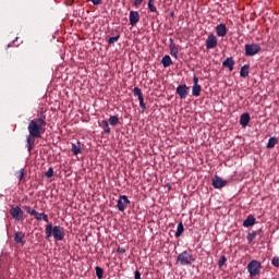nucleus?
Wrapping results in <instances>:
<instances>
[{"instance_id":"ea45409f","label":"nucleus","mask_w":279,"mask_h":279,"mask_svg":"<svg viewBox=\"0 0 279 279\" xmlns=\"http://www.w3.org/2000/svg\"><path fill=\"white\" fill-rule=\"evenodd\" d=\"M117 252H118V254H125V248L119 246V247L117 248Z\"/></svg>"},{"instance_id":"58836bf2","label":"nucleus","mask_w":279,"mask_h":279,"mask_svg":"<svg viewBox=\"0 0 279 279\" xmlns=\"http://www.w3.org/2000/svg\"><path fill=\"white\" fill-rule=\"evenodd\" d=\"M141 3H143V0H135V1L133 2V5H134L135 8H138V5H141Z\"/></svg>"},{"instance_id":"f704fd0d","label":"nucleus","mask_w":279,"mask_h":279,"mask_svg":"<svg viewBox=\"0 0 279 279\" xmlns=\"http://www.w3.org/2000/svg\"><path fill=\"white\" fill-rule=\"evenodd\" d=\"M45 175H46L48 179H49V178H53V168H49V169L46 171Z\"/></svg>"},{"instance_id":"dca6fc26","label":"nucleus","mask_w":279,"mask_h":279,"mask_svg":"<svg viewBox=\"0 0 279 279\" xmlns=\"http://www.w3.org/2000/svg\"><path fill=\"white\" fill-rule=\"evenodd\" d=\"M256 223V218L253 215H248L247 218L243 221L244 228H252Z\"/></svg>"},{"instance_id":"e433bc0d","label":"nucleus","mask_w":279,"mask_h":279,"mask_svg":"<svg viewBox=\"0 0 279 279\" xmlns=\"http://www.w3.org/2000/svg\"><path fill=\"white\" fill-rule=\"evenodd\" d=\"M193 84L194 86H199V78L197 76L193 77Z\"/></svg>"},{"instance_id":"b1692460","label":"nucleus","mask_w":279,"mask_h":279,"mask_svg":"<svg viewBox=\"0 0 279 279\" xmlns=\"http://www.w3.org/2000/svg\"><path fill=\"white\" fill-rule=\"evenodd\" d=\"M278 145V138L277 137H270L267 143V149H274Z\"/></svg>"},{"instance_id":"bb28decb","label":"nucleus","mask_w":279,"mask_h":279,"mask_svg":"<svg viewBox=\"0 0 279 279\" xmlns=\"http://www.w3.org/2000/svg\"><path fill=\"white\" fill-rule=\"evenodd\" d=\"M100 128L104 129L105 134H110V124H108V121L102 120L100 122Z\"/></svg>"},{"instance_id":"c85d7f7f","label":"nucleus","mask_w":279,"mask_h":279,"mask_svg":"<svg viewBox=\"0 0 279 279\" xmlns=\"http://www.w3.org/2000/svg\"><path fill=\"white\" fill-rule=\"evenodd\" d=\"M109 123H110V125H112L113 128H116V125L119 123V117H117V116H110V118H109Z\"/></svg>"},{"instance_id":"6ab92c4d","label":"nucleus","mask_w":279,"mask_h":279,"mask_svg":"<svg viewBox=\"0 0 279 279\" xmlns=\"http://www.w3.org/2000/svg\"><path fill=\"white\" fill-rule=\"evenodd\" d=\"M23 239H25V233L19 232V231L14 233L15 243H20L22 245H25V241H23Z\"/></svg>"},{"instance_id":"5701e85b","label":"nucleus","mask_w":279,"mask_h":279,"mask_svg":"<svg viewBox=\"0 0 279 279\" xmlns=\"http://www.w3.org/2000/svg\"><path fill=\"white\" fill-rule=\"evenodd\" d=\"M192 95L194 97H199V95H202V85H193Z\"/></svg>"},{"instance_id":"2f4dec72","label":"nucleus","mask_w":279,"mask_h":279,"mask_svg":"<svg viewBox=\"0 0 279 279\" xmlns=\"http://www.w3.org/2000/svg\"><path fill=\"white\" fill-rule=\"evenodd\" d=\"M228 260V258H226V255H222L219 260H218V267L219 269H221V267H223V265H226V262Z\"/></svg>"},{"instance_id":"f3484780","label":"nucleus","mask_w":279,"mask_h":279,"mask_svg":"<svg viewBox=\"0 0 279 279\" xmlns=\"http://www.w3.org/2000/svg\"><path fill=\"white\" fill-rule=\"evenodd\" d=\"M222 66H226L227 69H229V71H234V59L232 57L227 58L222 62Z\"/></svg>"},{"instance_id":"0eeeda50","label":"nucleus","mask_w":279,"mask_h":279,"mask_svg":"<svg viewBox=\"0 0 279 279\" xmlns=\"http://www.w3.org/2000/svg\"><path fill=\"white\" fill-rule=\"evenodd\" d=\"M130 204V198L125 195H120L117 204V208L120 213H125V208Z\"/></svg>"},{"instance_id":"72a5a7b5","label":"nucleus","mask_w":279,"mask_h":279,"mask_svg":"<svg viewBox=\"0 0 279 279\" xmlns=\"http://www.w3.org/2000/svg\"><path fill=\"white\" fill-rule=\"evenodd\" d=\"M24 208H25V210H26V213H27L28 215H32V217H34V216L36 215V210H35V209H32V207L25 206Z\"/></svg>"},{"instance_id":"6e6552de","label":"nucleus","mask_w":279,"mask_h":279,"mask_svg":"<svg viewBox=\"0 0 279 279\" xmlns=\"http://www.w3.org/2000/svg\"><path fill=\"white\" fill-rule=\"evenodd\" d=\"M133 95L138 98L140 107L142 108L143 112L147 110V106L145 105V98L143 97V92L138 87H134Z\"/></svg>"},{"instance_id":"f03ea898","label":"nucleus","mask_w":279,"mask_h":279,"mask_svg":"<svg viewBox=\"0 0 279 279\" xmlns=\"http://www.w3.org/2000/svg\"><path fill=\"white\" fill-rule=\"evenodd\" d=\"M46 239H51L53 236L54 241H64V229L61 226H54L53 223H48L45 229Z\"/></svg>"},{"instance_id":"473e14b6","label":"nucleus","mask_w":279,"mask_h":279,"mask_svg":"<svg viewBox=\"0 0 279 279\" xmlns=\"http://www.w3.org/2000/svg\"><path fill=\"white\" fill-rule=\"evenodd\" d=\"M16 175H17L20 182L23 181V178H25V169H21L20 171H17Z\"/></svg>"},{"instance_id":"f257e3e1","label":"nucleus","mask_w":279,"mask_h":279,"mask_svg":"<svg viewBox=\"0 0 279 279\" xmlns=\"http://www.w3.org/2000/svg\"><path fill=\"white\" fill-rule=\"evenodd\" d=\"M45 116H40V118L33 119L28 123V133L29 135L26 137L27 149L29 154L34 149V140L33 138H40L41 134H45V128H47V121L45 120Z\"/></svg>"},{"instance_id":"ddd939ff","label":"nucleus","mask_w":279,"mask_h":279,"mask_svg":"<svg viewBox=\"0 0 279 279\" xmlns=\"http://www.w3.org/2000/svg\"><path fill=\"white\" fill-rule=\"evenodd\" d=\"M216 34L220 38H223L225 36L228 35V26H226V24H218L216 26Z\"/></svg>"},{"instance_id":"79ce46f5","label":"nucleus","mask_w":279,"mask_h":279,"mask_svg":"<svg viewBox=\"0 0 279 279\" xmlns=\"http://www.w3.org/2000/svg\"><path fill=\"white\" fill-rule=\"evenodd\" d=\"M257 234H260L263 232V229H259L258 231H256Z\"/></svg>"},{"instance_id":"9b49d317","label":"nucleus","mask_w":279,"mask_h":279,"mask_svg":"<svg viewBox=\"0 0 279 279\" xmlns=\"http://www.w3.org/2000/svg\"><path fill=\"white\" fill-rule=\"evenodd\" d=\"M129 21L132 27H136L138 21H141V14L138 13V11H130Z\"/></svg>"},{"instance_id":"2eb2a0df","label":"nucleus","mask_w":279,"mask_h":279,"mask_svg":"<svg viewBox=\"0 0 279 279\" xmlns=\"http://www.w3.org/2000/svg\"><path fill=\"white\" fill-rule=\"evenodd\" d=\"M250 121H251L250 113L245 112L241 114L240 125H242V128H247V124L250 123Z\"/></svg>"},{"instance_id":"a19ab883","label":"nucleus","mask_w":279,"mask_h":279,"mask_svg":"<svg viewBox=\"0 0 279 279\" xmlns=\"http://www.w3.org/2000/svg\"><path fill=\"white\" fill-rule=\"evenodd\" d=\"M134 278H135V279H141V271L136 270V271L134 272Z\"/></svg>"},{"instance_id":"a211bd4d","label":"nucleus","mask_w":279,"mask_h":279,"mask_svg":"<svg viewBox=\"0 0 279 279\" xmlns=\"http://www.w3.org/2000/svg\"><path fill=\"white\" fill-rule=\"evenodd\" d=\"M34 218L37 220V221H46V223H49V216H47V214L45 213H38V211H35V216Z\"/></svg>"},{"instance_id":"393cba45","label":"nucleus","mask_w":279,"mask_h":279,"mask_svg":"<svg viewBox=\"0 0 279 279\" xmlns=\"http://www.w3.org/2000/svg\"><path fill=\"white\" fill-rule=\"evenodd\" d=\"M256 236H258V232L257 231H252L248 232L246 235V241L252 244L254 242V239H256Z\"/></svg>"},{"instance_id":"412c9836","label":"nucleus","mask_w":279,"mask_h":279,"mask_svg":"<svg viewBox=\"0 0 279 279\" xmlns=\"http://www.w3.org/2000/svg\"><path fill=\"white\" fill-rule=\"evenodd\" d=\"M250 75V64H245L240 70V77H247Z\"/></svg>"},{"instance_id":"423d86ee","label":"nucleus","mask_w":279,"mask_h":279,"mask_svg":"<svg viewBox=\"0 0 279 279\" xmlns=\"http://www.w3.org/2000/svg\"><path fill=\"white\" fill-rule=\"evenodd\" d=\"M177 95H179L180 99H186L189 97V93H191V87L186 84H181L175 89Z\"/></svg>"},{"instance_id":"9d476101","label":"nucleus","mask_w":279,"mask_h":279,"mask_svg":"<svg viewBox=\"0 0 279 279\" xmlns=\"http://www.w3.org/2000/svg\"><path fill=\"white\" fill-rule=\"evenodd\" d=\"M211 184L214 186V189H223V186H226V184H228L227 180H223L221 177L219 175H215L211 179Z\"/></svg>"},{"instance_id":"f8f14e48","label":"nucleus","mask_w":279,"mask_h":279,"mask_svg":"<svg viewBox=\"0 0 279 279\" xmlns=\"http://www.w3.org/2000/svg\"><path fill=\"white\" fill-rule=\"evenodd\" d=\"M217 36H215V34H210L206 39L205 47L206 49H215V47H217Z\"/></svg>"},{"instance_id":"20e7f679","label":"nucleus","mask_w":279,"mask_h":279,"mask_svg":"<svg viewBox=\"0 0 279 279\" xmlns=\"http://www.w3.org/2000/svg\"><path fill=\"white\" fill-rule=\"evenodd\" d=\"M177 263L182 266L193 265V263H195V256H193L189 251H183L178 255Z\"/></svg>"},{"instance_id":"cd10ccee","label":"nucleus","mask_w":279,"mask_h":279,"mask_svg":"<svg viewBox=\"0 0 279 279\" xmlns=\"http://www.w3.org/2000/svg\"><path fill=\"white\" fill-rule=\"evenodd\" d=\"M119 38H121V34L118 33V35L113 36V37H110L107 43H108V46L110 47V45H114V43L119 41Z\"/></svg>"},{"instance_id":"aec40b11","label":"nucleus","mask_w":279,"mask_h":279,"mask_svg":"<svg viewBox=\"0 0 279 279\" xmlns=\"http://www.w3.org/2000/svg\"><path fill=\"white\" fill-rule=\"evenodd\" d=\"M161 64L165 69L171 66V64H173V61L171 60V57L169 54H166L162 59H161Z\"/></svg>"},{"instance_id":"4be33fe9","label":"nucleus","mask_w":279,"mask_h":279,"mask_svg":"<svg viewBox=\"0 0 279 279\" xmlns=\"http://www.w3.org/2000/svg\"><path fill=\"white\" fill-rule=\"evenodd\" d=\"M72 151L74 156H78V154H82V143L77 142V145L72 144Z\"/></svg>"},{"instance_id":"4c0bfd02","label":"nucleus","mask_w":279,"mask_h":279,"mask_svg":"<svg viewBox=\"0 0 279 279\" xmlns=\"http://www.w3.org/2000/svg\"><path fill=\"white\" fill-rule=\"evenodd\" d=\"M92 1L93 5H101L102 0H89Z\"/></svg>"},{"instance_id":"c9c22d12","label":"nucleus","mask_w":279,"mask_h":279,"mask_svg":"<svg viewBox=\"0 0 279 279\" xmlns=\"http://www.w3.org/2000/svg\"><path fill=\"white\" fill-rule=\"evenodd\" d=\"M271 265H274V267H279V257H274L271 259Z\"/></svg>"},{"instance_id":"7ed1b4c3","label":"nucleus","mask_w":279,"mask_h":279,"mask_svg":"<svg viewBox=\"0 0 279 279\" xmlns=\"http://www.w3.org/2000/svg\"><path fill=\"white\" fill-rule=\"evenodd\" d=\"M246 269L250 274V278H256V276H260L263 264L259 260L253 259L247 264Z\"/></svg>"},{"instance_id":"c756f323","label":"nucleus","mask_w":279,"mask_h":279,"mask_svg":"<svg viewBox=\"0 0 279 279\" xmlns=\"http://www.w3.org/2000/svg\"><path fill=\"white\" fill-rule=\"evenodd\" d=\"M95 271H96V276L98 279H102L104 278V268L96 266L95 267Z\"/></svg>"},{"instance_id":"1a4fd4ad","label":"nucleus","mask_w":279,"mask_h":279,"mask_svg":"<svg viewBox=\"0 0 279 279\" xmlns=\"http://www.w3.org/2000/svg\"><path fill=\"white\" fill-rule=\"evenodd\" d=\"M10 215L11 217H13L16 221H23V209H21V207L16 206V207H12L10 209Z\"/></svg>"},{"instance_id":"a878e982","label":"nucleus","mask_w":279,"mask_h":279,"mask_svg":"<svg viewBox=\"0 0 279 279\" xmlns=\"http://www.w3.org/2000/svg\"><path fill=\"white\" fill-rule=\"evenodd\" d=\"M183 232H184V225L182 222H179L177 227L175 238L180 239Z\"/></svg>"},{"instance_id":"4468645a","label":"nucleus","mask_w":279,"mask_h":279,"mask_svg":"<svg viewBox=\"0 0 279 279\" xmlns=\"http://www.w3.org/2000/svg\"><path fill=\"white\" fill-rule=\"evenodd\" d=\"M169 49L172 58H175V60H178V53H180V50L178 49V45H175V41L173 40V38H170Z\"/></svg>"},{"instance_id":"39448f33","label":"nucleus","mask_w":279,"mask_h":279,"mask_svg":"<svg viewBox=\"0 0 279 279\" xmlns=\"http://www.w3.org/2000/svg\"><path fill=\"white\" fill-rule=\"evenodd\" d=\"M244 49H245L246 57H252V56H256L257 53H260V45L258 44H246L244 46Z\"/></svg>"},{"instance_id":"7c9ffc66","label":"nucleus","mask_w":279,"mask_h":279,"mask_svg":"<svg viewBox=\"0 0 279 279\" xmlns=\"http://www.w3.org/2000/svg\"><path fill=\"white\" fill-rule=\"evenodd\" d=\"M148 10L150 12H158V9L156 8V4H154V0H148Z\"/></svg>"}]
</instances>
